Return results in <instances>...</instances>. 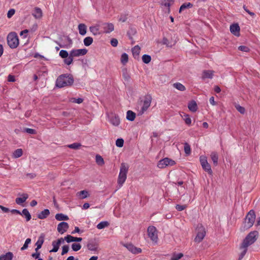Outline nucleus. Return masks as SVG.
Returning <instances> with one entry per match:
<instances>
[{"label":"nucleus","instance_id":"obj_5","mask_svg":"<svg viewBox=\"0 0 260 260\" xmlns=\"http://www.w3.org/2000/svg\"><path fill=\"white\" fill-rule=\"evenodd\" d=\"M258 233L256 231L249 233L242 243V247H248L254 243L258 237Z\"/></svg>","mask_w":260,"mask_h":260},{"label":"nucleus","instance_id":"obj_37","mask_svg":"<svg viewBox=\"0 0 260 260\" xmlns=\"http://www.w3.org/2000/svg\"><path fill=\"white\" fill-rule=\"evenodd\" d=\"M109 225V223L108 221H102L96 225V228L99 230H101L107 227Z\"/></svg>","mask_w":260,"mask_h":260},{"label":"nucleus","instance_id":"obj_63","mask_svg":"<svg viewBox=\"0 0 260 260\" xmlns=\"http://www.w3.org/2000/svg\"><path fill=\"white\" fill-rule=\"evenodd\" d=\"M0 209L5 213H7L10 211L9 208L4 207L2 205H0Z\"/></svg>","mask_w":260,"mask_h":260},{"label":"nucleus","instance_id":"obj_3","mask_svg":"<svg viewBox=\"0 0 260 260\" xmlns=\"http://www.w3.org/2000/svg\"><path fill=\"white\" fill-rule=\"evenodd\" d=\"M87 53L86 49H73L70 52V55L67 59H64V63L70 65L73 61L74 57H78L85 55Z\"/></svg>","mask_w":260,"mask_h":260},{"label":"nucleus","instance_id":"obj_19","mask_svg":"<svg viewBox=\"0 0 260 260\" xmlns=\"http://www.w3.org/2000/svg\"><path fill=\"white\" fill-rule=\"evenodd\" d=\"M126 247L132 253L137 254L141 252L142 250L140 248H137L132 244H127Z\"/></svg>","mask_w":260,"mask_h":260},{"label":"nucleus","instance_id":"obj_2","mask_svg":"<svg viewBox=\"0 0 260 260\" xmlns=\"http://www.w3.org/2000/svg\"><path fill=\"white\" fill-rule=\"evenodd\" d=\"M74 83L72 75L68 74H62L58 77L56 80L55 85L58 88H62L72 85Z\"/></svg>","mask_w":260,"mask_h":260},{"label":"nucleus","instance_id":"obj_35","mask_svg":"<svg viewBox=\"0 0 260 260\" xmlns=\"http://www.w3.org/2000/svg\"><path fill=\"white\" fill-rule=\"evenodd\" d=\"M128 55L125 53H122L121 56V58H120L121 62L123 64H125L128 62Z\"/></svg>","mask_w":260,"mask_h":260},{"label":"nucleus","instance_id":"obj_51","mask_svg":"<svg viewBox=\"0 0 260 260\" xmlns=\"http://www.w3.org/2000/svg\"><path fill=\"white\" fill-rule=\"evenodd\" d=\"M236 109L241 114H244L245 112V108L239 105H237L235 106Z\"/></svg>","mask_w":260,"mask_h":260},{"label":"nucleus","instance_id":"obj_48","mask_svg":"<svg viewBox=\"0 0 260 260\" xmlns=\"http://www.w3.org/2000/svg\"><path fill=\"white\" fill-rule=\"evenodd\" d=\"M183 254L182 253H179L178 254H174L171 258V260H179L182 258Z\"/></svg>","mask_w":260,"mask_h":260},{"label":"nucleus","instance_id":"obj_17","mask_svg":"<svg viewBox=\"0 0 260 260\" xmlns=\"http://www.w3.org/2000/svg\"><path fill=\"white\" fill-rule=\"evenodd\" d=\"M32 15L36 19H40L43 16L42 11L40 8L36 7L35 8Z\"/></svg>","mask_w":260,"mask_h":260},{"label":"nucleus","instance_id":"obj_49","mask_svg":"<svg viewBox=\"0 0 260 260\" xmlns=\"http://www.w3.org/2000/svg\"><path fill=\"white\" fill-rule=\"evenodd\" d=\"M173 2L174 0H162V4L166 7H169Z\"/></svg>","mask_w":260,"mask_h":260},{"label":"nucleus","instance_id":"obj_43","mask_svg":"<svg viewBox=\"0 0 260 260\" xmlns=\"http://www.w3.org/2000/svg\"><path fill=\"white\" fill-rule=\"evenodd\" d=\"M81 146V144L80 143H74L73 144L68 145V147H69L71 149H78Z\"/></svg>","mask_w":260,"mask_h":260},{"label":"nucleus","instance_id":"obj_8","mask_svg":"<svg viewBox=\"0 0 260 260\" xmlns=\"http://www.w3.org/2000/svg\"><path fill=\"white\" fill-rule=\"evenodd\" d=\"M205 235V229L202 224H199L197 226V234L194 241L198 243L201 242L204 239Z\"/></svg>","mask_w":260,"mask_h":260},{"label":"nucleus","instance_id":"obj_31","mask_svg":"<svg viewBox=\"0 0 260 260\" xmlns=\"http://www.w3.org/2000/svg\"><path fill=\"white\" fill-rule=\"evenodd\" d=\"M173 86L175 88L178 89V90L181 91H183L185 90V89H186L185 87L183 84H182L181 83H180L179 82H176V83H174L173 84Z\"/></svg>","mask_w":260,"mask_h":260},{"label":"nucleus","instance_id":"obj_14","mask_svg":"<svg viewBox=\"0 0 260 260\" xmlns=\"http://www.w3.org/2000/svg\"><path fill=\"white\" fill-rule=\"evenodd\" d=\"M104 32L109 34L114 29V26L112 23H104L103 24Z\"/></svg>","mask_w":260,"mask_h":260},{"label":"nucleus","instance_id":"obj_52","mask_svg":"<svg viewBox=\"0 0 260 260\" xmlns=\"http://www.w3.org/2000/svg\"><path fill=\"white\" fill-rule=\"evenodd\" d=\"M74 237L70 235H67L64 237V240L67 241L68 243L74 242Z\"/></svg>","mask_w":260,"mask_h":260},{"label":"nucleus","instance_id":"obj_57","mask_svg":"<svg viewBox=\"0 0 260 260\" xmlns=\"http://www.w3.org/2000/svg\"><path fill=\"white\" fill-rule=\"evenodd\" d=\"M187 207V206L185 205H177L176 206V209L179 211H182L184 210Z\"/></svg>","mask_w":260,"mask_h":260},{"label":"nucleus","instance_id":"obj_9","mask_svg":"<svg viewBox=\"0 0 260 260\" xmlns=\"http://www.w3.org/2000/svg\"><path fill=\"white\" fill-rule=\"evenodd\" d=\"M147 234L152 242L157 243L158 240L157 231L155 226H149L147 229Z\"/></svg>","mask_w":260,"mask_h":260},{"label":"nucleus","instance_id":"obj_29","mask_svg":"<svg viewBox=\"0 0 260 260\" xmlns=\"http://www.w3.org/2000/svg\"><path fill=\"white\" fill-rule=\"evenodd\" d=\"M20 215L24 216L25 217L26 221H29L31 217L30 214L27 209H23Z\"/></svg>","mask_w":260,"mask_h":260},{"label":"nucleus","instance_id":"obj_55","mask_svg":"<svg viewBox=\"0 0 260 260\" xmlns=\"http://www.w3.org/2000/svg\"><path fill=\"white\" fill-rule=\"evenodd\" d=\"M15 10L14 9H10L7 13V17L8 18H11L15 14Z\"/></svg>","mask_w":260,"mask_h":260},{"label":"nucleus","instance_id":"obj_36","mask_svg":"<svg viewBox=\"0 0 260 260\" xmlns=\"http://www.w3.org/2000/svg\"><path fill=\"white\" fill-rule=\"evenodd\" d=\"M95 161L99 166H103L105 163L103 158L100 155H96Z\"/></svg>","mask_w":260,"mask_h":260},{"label":"nucleus","instance_id":"obj_60","mask_svg":"<svg viewBox=\"0 0 260 260\" xmlns=\"http://www.w3.org/2000/svg\"><path fill=\"white\" fill-rule=\"evenodd\" d=\"M111 45L113 47H116L118 45V40L116 39L113 38L111 40Z\"/></svg>","mask_w":260,"mask_h":260},{"label":"nucleus","instance_id":"obj_56","mask_svg":"<svg viewBox=\"0 0 260 260\" xmlns=\"http://www.w3.org/2000/svg\"><path fill=\"white\" fill-rule=\"evenodd\" d=\"M69 246L68 245H64L62 247V252H61V255H63L66 253H67L69 251Z\"/></svg>","mask_w":260,"mask_h":260},{"label":"nucleus","instance_id":"obj_10","mask_svg":"<svg viewBox=\"0 0 260 260\" xmlns=\"http://www.w3.org/2000/svg\"><path fill=\"white\" fill-rule=\"evenodd\" d=\"M200 161L203 169L208 174H212V171L211 170L210 165L208 162L207 157L205 156H201Z\"/></svg>","mask_w":260,"mask_h":260},{"label":"nucleus","instance_id":"obj_32","mask_svg":"<svg viewBox=\"0 0 260 260\" xmlns=\"http://www.w3.org/2000/svg\"><path fill=\"white\" fill-rule=\"evenodd\" d=\"M193 5L190 3H185L183 4L179 9V13H181V11H183L185 9H189L192 8Z\"/></svg>","mask_w":260,"mask_h":260},{"label":"nucleus","instance_id":"obj_44","mask_svg":"<svg viewBox=\"0 0 260 260\" xmlns=\"http://www.w3.org/2000/svg\"><path fill=\"white\" fill-rule=\"evenodd\" d=\"M72 248L73 251H77L81 248V245L79 243H73L72 244Z\"/></svg>","mask_w":260,"mask_h":260},{"label":"nucleus","instance_id":"obj_15","mask_svg":"<svg viewBox=\"0 0 260 260\" xmlns=\"http://www.w3.org/2000/svg\"><path fill=\"white\" fill-rule=\"evenodd\" d=\"M214 72L211 70H204L202 74V78L204 80L205 79H212L213 76Z\"/></svg>","mask_w":260,"mask_h":260},{"label":"nucleus","instance_id":"obj_46","mask_svg":"<svg viewBox=\"0 0 260 260\" xmlns=\"http://www.w3.org/2000/svg\"><path fill=\"white\" fill-rule=\"evenodd\" d=\"M184 152L186 154H189L191 152V149L190 145L187 143H185L184 146Z\"/></svg>","mask_w":260,"mask_h":260},{"label":"nucleus","instance_id":"obj_11","mask_svg":"<svg viewBox=\"0 0 260 260\" xmlns=\"http://www.w3.org/2000/svg\"><path fill=\"white\" fill-rule=\"evenodd\" d=\"M175 164V162L173 159L166 157L159 160L157 164V167L159 168L163 169L167 166H172Z\"/></svg>","mask_w":260,"mask_h":260},{"label":"nucleus","instance_id":"obj_61","mask_svg":"<svg viewBox=\"0 0 260 260\" xmlns=\"http://www.w3.org/2000/svg\"><path fill=\"white\" fill-rule=\"evenodd\" d=\"M243 8L244 9V10L247 12L250 15H251L252 17H254L255 16V14L253 13V12H250L248 9L245 6H243Z\"/></svg>","mask_w":260,"mask_h":260},{"label":"nucleus","instance_id":"obj_58","mask_svg":"<svg viewBox=\"0 0 260 260\" xmlns=\"http://www.w3.org/2000/svg\"><path fill=\"white\" fill-rule=\"evenodd\" d=\"M87 247L89 250H92V251L95 250L96 248L95 246L91 243H88Z\"/></svg>","mask_w":260,"mask_h":260},{"label":"nucleus","instance_id":"obj_28","mask_svg":"<svg viewBox=\"0 0 260 260\" xmlns=\"http://www.w3.org/2000/svg\"><path fill=\"white\" fill-rule=\"evenodd\" d=\"M136 118V113L131 110L126 112V119L129 121H134Z\"/></svg>","mask_w":260,"mask_h":260},{"label":"nucleus","instance_id":"obj_40","mask_svg":"<svg viewBox=\"0 0 260 260\" xmlns=\"http://www.w3.org/2000/svg\"><path fill=\"white\" fill-rule=\"evenodd\" d=\"M59 54L62 58H64V59L68 58L70 55V53L69 54L68 51L64 50H61Z\"/></svg>","mask_w":260,"mask_h":260},{"label":"nucleus","instance_id":"obj_62","mask_svg":"<svg viewBox=\"0 0 260 260\" xmlns=\"http://www.w3.org/2000/svg\"><path fill=\"white\" fill-rule=\"evenodd\" d=\"M8 81L9 82H15V76L12 75H9L8 77Z\"/></svg>","mask_w":260,"mask_h":260},{"label":"nucleus","instance_id":"obj_20","mask_svg":"<svg viewBox=\"0 0 260 260\" xmlns=\"http://www.w3.org/2000/svg\"><path fill=\"white\" fill-rule=\"evenodd\" d=\"M76 196L79 199H84L89 196V193L88 191L83 190L78 192L76 193Z\"/></svg>","mask_w":260,"mask_h":260},{"label":"nucleus","instance_id":"obj_18","mask_svg":"<svg viewBox=\"0 0 260 260\" xmlns=\"http://www.w3.org/2000/svg\"><path fill=\"white\" fill-rule=\"evenodd\" d=\"M231 32L235 36L239 35L240 27L237 24H233L230 26Z\"/></svg>","mask_w":260,"mask_h":260},{"label":"nucleus","instance_id":"obj_6","mask_svg":"<svg viewBox=\"0 0 260 260\" xmlns=\"http://www.w3.org/2000/svg\"><path fill=\"white\" fill-rule=\"evenodd\" d=\"M7 43L9 46L14 49L18 47L19 45V39L17 34L14 32H10L7 36Z\"/></svg>","mask_w":260,"mask_h":260},{"label":"nucleus","instance_id":"obj_7","mask_svg":"<svg viewBox=\"0 0 260 260\" xmlns=\"http://www.w3.org/2000/svg\"><path fill=\"white\" fill-rule=\"evenodd\" d=\"M255 215L253 210H250L245 219L244 227L246 229L251 228L254 222Z\"/></svg>","mask_w":260,"mask_h":260},{"label":"nucleus","instance_id":"obj_54","mask_svg":"<svg viewBox=\"0 0 260 260\" xmlns=\"http://www.w3.org/2000/svg\"><path fill=\"white\" fill-rule=\"evenodd\" d=\"M238 49L241 51L245 52H248L249 51V48L246 46H240L238 47Z\"/></svg>","mask_w":260,"mask_h":260},{"label":"nucleus","instance_id":"obj_27","mask_svg":"<svg viewBox=\"0 0 260 260\" xmlns=\"http://www.w3.org/2000/svg\"><path fill=\"white\" fill-rule=\"evenodd\" d=\"M188 108L190 111L191 112H194L197 111L198 109V106L196 102L195 101L190 102L188 105Z\"/></svg>","mask_w":260,"mask_h":260},{"label":"nucleus","instance_id":"obj_23","mask_svg":"<svg viewBox=\"0 0 260 260\" xmlns=\"http://www.w3.org/2000/svg\"><path fill=\"white\" fill-rule=\"evenodd\" d=\"M49 214V210L48 209H44L38 215V217L40 219H43L46 218Z\"/></svg>","mask_w":260,"mask_h":260},{"label":"nucleus","instance_id":"obj_38","mask_svg":"<svg viewBox=\"0 0 260 260\" xmlns=\"http://www.w3.org/2000/svg\"><path fill=\"white\" fill-rule=\"evenodd\" d=\"M52 245L53 246V249H51L50 252H56L58 251L59 248V245L56 242V241H53L52 243Z\"/></svg>","mask_w":260,"mask_h":260},{"label":"nucleus","instance_id":"obj_12","mask_svg":"<svg viewBox=\"0 0 260 260\" xmlns=\"http://www.w3.org/2000/svg\"><path fill=\"white\" fill-rule=\"evenodd\" d=\"M110 122L114 126H117L120 123V120L118 115L114 114L111 113L108 115Z\"/></svg>","mask_w":260,"mask_h":260},{"label":"nucleus","instance_id":"obj_24","mask_svg":"<svg viewBox=\"0 0 260 260\" xmlns=\"http://www.w3.org/2000/svg\"><path fill=\"white\" fill-rule=\"evenodd\" d=\"M28 197V196L27 194L24 193L22 195L21 197L17 198L16 199V203L18 205H21L25 202Z\"/></svg>","mask_w":260,"mask_h":260},{"label":"nucleus","instance_id":"obj_53","mask_svg":"<svg viewBox=\"0 0 260 260\" xmlns=\"http://www.w3.org/2000/svg\"><path fill=\"white\" fill-rule=\"evenodd\" d=\"M185 118H184V120L185 121V122L187 125H190L191 122V120L190 118L189 117V115L187 114L184 115Z\"/></svg>","mask_w":260,"mask_h":260},{"label":"nucleus","instance_id":"obj_25","mask_svg":"<svg viewBox=\"0 0 260 260\" xmlns=\"http://www.w3.org/2000/svg\"><path fill=\"white\" fill-rule=\"evenodd\" d=\"M13 257V254L11 252H8L5 254L0 256V260H12Z\"/></svg>","mask_w":260,"mask_h":260},{"label":"nucleus","instance_id":"obj_26","mask_svg":"<svg viewBox=\"0 0 260 260\" xmlns=\"http://www.w3.org/2000/svg\"><path fill=\"white\" fill-rule=\"evenodd\" d=\"M210 157L213 161V164L215 166H216L218 164V155L216 152H212L210 154Z\"/></svg>","mask_w":260,"mask_h":260},{"label":"nucleus","instance_id":"obj_22","mask_svg":"<svg viewBox=\"0 0 260 260\" xmlns=\"http://www.w3.org/2000/svg\"><path fill=\"white\" fill-rule=\"evenodd\" d=\"M79 32L81 36H84L87 32V27L84 23H80L78 26Z\"/></svg>","mask_w":260,"mask_h":260},{"label":"nucleus","instance_id":"obj_33","mask_svg":"<svg viewBox=\"0 0 260 260\" xmlns=\"http://www.w3.org/2000/svg\"><path fill=\"white\" fill-rule=\"evenodd\" d=\"M23 151L22 149H17L14 151L13 153V157L17 158L21 157L22 155Z\"/></svg>","mask_w":260,"mask_h":260},{"label":"nucleus","instance_id":"obj_42","mask_svg":"<svg viewBox=\"0 0 260 260\" xmlns=\"http://www.w3.org/2000/svg\"><path fill=\"white\" fill-rule=\"evenodd\" d=\"M142 59L143 62L147 64L151 61V57L149 55L144 54L143 55Z\"/></svg>","mask_w":260,"mask_h":260},{"label":"nucleus","instance_id":"obj_45","mask_svg":"<svg viewBox=\"0 0 260 260\" xmlns=\"http://www.w3.org/2000/svg\"><path fill=\"white\" fill-rule=\"evenodd\" d=\"M70 101L73 103H77V104H79L83 102V99L82 98L76 99L75 98H72L70 99Z\"/></svg>","mask_w":260,"mask_h":260},{"label":"nucleus","instance_id":"obj_4","mask_svg":"<svg viewBox=\"0 0 260 260\" xmlns=\"http://www.w3.org/2000/svg\"><path fill=\"white\" fill-rule=\"evenodd\" d=\"M128 170V166L125 163H121L120 168V172L119 173L117 183L121 187L125 182L127 178V173Z\"/></svg>","mask_w":260,"mask_h":260},{"label":"nucleus","instance_id":"obj_1","mask_svg":"<svg viewBox=\"0 0 260 260\" xmlns=\"http://www.w3.org/2000/svg\"><path fill=\"white\" fill-rule=\"evenodd\" d=\"M152 98L151 95L147 94L138 102L136 109L138 115L141 116L146 112L151 106Z\"/></svg>","mask_w":260,"mask_h":260},{"label":"nucleus","instance_id":"obj_50","mask_svg":"<svg viewBox=\"0 0 260 260\" xmlns=\"http://www.w3.org/2000/svg\"><path fill=\"white\" fill-rule=\"evenodd\" d=\"M124 141L122 139H117L116 141V145L118 147H122L123 146Z\"/></svg>","mask_w":260,"mask_h":260},{"label":"nucleus","instance_id":"obj_59","mask_svg":"<svg viewBox=\"0 0 260 260\" xmlns=\"http://www.w3.org/2000/svg\"><path fill=\"white\" fill-rule=\"evenodd\" d=\"M24 131L25 132L30 134H36V131L34 129L30 128H25L24 129Z\"/></svg>","mask_w":260,"mask_h":260},{"label":"nucleus","instance_id":"obj_64","mask_svg":"<svg viewBox=\"0 0 260 260\" xmlns=\"http://www.w3.org/2000/svg\"><path fill=\"white\" fill-rule=\"evenodd\" d=\"M40 252H38L37 251H36V253H34L31 254V256L32 257H33L34 258H36V259H37V258H39V256H40Z\"/></svg>","mask_w":260,"mask_h":260},{"label":"nucleus","instance_id":"obj_39","mask_svg":"<svg viewBox=\"0 0 260 260\" xmlns=\"http://www.w3.org/2000/svg\"><path fill=\"white\" fill-rule=\"evenodd\" d=\"M240 249L242 250V251L239 255V257L238 260H241L243 258V257L244 256V255H245V254L246 253L247 251V247H242V244L240 246Z\"/></svg>","mask_w":260,"mask_h":260},{"label":"nucleus","instance_id":"obj_47","mask_svg":"<svg viewBox=\"0 0 260 260\" xmlns=\"http://www.w3.org/2000/svg\"><path fill=\"white\" fill-rule=\"evenodd\" d=\"M31 242V239L27 238L26 239L23 246L21 248V250H25L27 248L28 244Z\"/></svg>","mask_w":260,"mask_h":260},{"label":"nucleus","instance_id":"obj_13","mask_svg":"<svg viewBox=\"0 0 260 260\" xmlns=\"http://www.w3.org/2000/svg\"><path fill=\"white\" fill-rule=\"evenodd\" d=\"M69 228L68 223L63 221L58 224L57 230L60 234H63L67 231Z\"/></svg>","mask_w":260,"mask_h":260},{"label":"nucleus","instance_id":"obj_34","mask_svg":"<svg viewBox=\"0 0 260 260\" xmlns=\"http://www.w3.org/2000/svg\"><path fill=\"white\" fill-rule=\"evenodd\" d=\"M93 40L90 37H87L84 38L83 43L85 46H89L93 43Z\"/></svg>","mask_w":260,"mask_h":260},{"label":"nucleus","instance_id":"obj_30","mask_svg":"<svg viewBox=\"0 0 260 260\" xmlns=\"http://www.w3.org/2000/svg\"><path fill=\"white\" fill-rule=\"evenodd\" d=\"M55 218L58 221L68 220L69 219L68 216L62 213L56 214L55 215Z\"/></svg>","mask_w":260,"mask_h":260},{"label":"nucleus","instance_id":"obj_16","mask_svg":"<svg viewBox=\"0 0 260 260\" xmlns=\"http://www.w3.org/2000/svg\"><path fill=\"white\" fill-rule=\"evenodd\" d=\"M89 30L94 36H97L101 34L99 24H96L95 25L90 26Z\"/></svg>","mask_w":260,"mask_h":260},{"label":"nucleus","instance_id":"obj_21","mask_svg":"<svg viewBox=\"0 0 260 260\" xmlns=\"http://www.w3.org/2000/svg\"><path fill=\"white\" fill-rule=\"evenodd\" d=\"M141 48L138 45L135 46L132 49L133 55L135 59H138Z\"/></svg>","mask_w":260,"mask_h":260},{"label":"nucleus","instance_id":"obj_41","mask_svg":"<svg viewBox=\"0 0 260 260\" xmlns=\"http://www.w3.org/2000/svg\"><path fill=\"white\" fill-rule=\"evenodd\" d=\"M44 242V240L43 238H39L38 240L36 243L37 246V248L35 249L36 251H37L39 249H40L42 247V245Z\"/></svg>","mask_w":260,"mask_h":260}]
</instances>
